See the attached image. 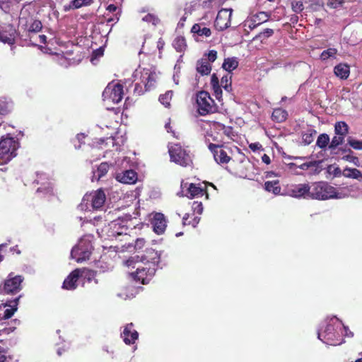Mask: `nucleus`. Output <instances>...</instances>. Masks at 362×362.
<instances>
[{
	"instance_id": "nucleus-38",
	"label": "nucleus",
	"mask_w": 362,
	"mask_h": 362,
	"mask_svg": "<svg viewBox=\"0 0 362 362\" xmlns=\"http://www.w3.org/2000/svg\"><path fill=\"white\" fill-rule=\"evenodd\" d=\"M329 142V136L327 134H321L319 135L316 145L320 148H325Z\"/></svg>"
},
{
	"instance_id": "nucleus-54",
	"label": "nucleus",
	"mask_w": 362,
	"mask_h": 362,
	"mask_svg": "<svg viewBox=\"0 0 362 362\" xmlns=\"http://www.w3.org/2000/svg\"><path fill=\"white\" fill-rule=\"evenodd\" d=\"M217 58V52L215 50H211L208 53V58L206 59L209 63L214 62Z\"/></svg>"
},
{
	"instance_id": "nucleus-42",
	"label": "nucleus",
	"mask_w": 362,
	"mask_h": 362,
	"mask_svg": "<svg viewBox=\"0 0 362 362\" xmlns=\"http://www.w3.org/2000/svg\"><path fill=\"white\" fill-rule=\"evenodd\" d=\"M337 52V50L334 48H329L327 50H324L321 55L320 58L322 60H327L329 57H334Z\"/></svg>"
},
{
	"instance_id": "nucleus-36",
	"label": "nucleus",
	"mask_w": 362,
	"mask_h": 362,
	"mask_svg": "<svg viewBox=\"0 0 362 362\" xmlns=\"http://www.w3.org/2000/svg\"><path fill=\"white\" fill-rule=\"evenodd\" d=\"M173 45L177 52H182L187 46L185 37H177L173 41Z\"/></svg>"
},
{
	"instance_id": "nucleus-27",
	"label": "nucleus",
	"mask_w": 362,
	"mask_h": 362,
	"mask_svg": "<svg viewBox=\"0 0 362 362\" xmlns=\"http://www.w3.org/2000/svg\"><path fill=\"white\" fill-rule=\"evenodd\" d=\"M238 60L236 57H228L224 59L222 67L229 73H231L238 66Z\"/></svg>"
},
{
	"instance_id": "nucleus-15",
	"label": "nucleus",
	"mask_w": 362,
	"mask_h": 362,
	"mask_svg": "<svg viewBox=\"0 0 362 362\" xmlns=\"http://www.w3.org/2000/svg\"><path fill=\"white\" fill-rule=\"evenodd\" d=\"M83 276V270L77 268L73 270L64 279L62 288L65 290H75L78 286V281Z\"/></svg>"
},
{
	"instance_id": "nucleus-48",
	"label": "nucleus",
	"mask_w": 362,
	"mask_h": 362,
	"mask_svg": "<svg viewBox=\"0 0 362 362\" xmlns=\"http://www.w3.org/2000/svg\"><path fill=\"white\" fill-rule=\"evenodd\" d=\"M9 111L8 103L6 100L0 99V114L5 115Z\"/></svg>"
},
{
	"instance_id": "nucleus-19",
	"label": "nucleus",
	"mask_w": 362,
	"mask_h": 362,
	"mask_svg": "<svg viewBox=\"0 0 362 362\" xmlns=\"http://www.w3.org/2000/svg\"><path fill=\"white\" fill-rule=\"evenodd\" d=\"M110 235L117 237L122 235H127V228L124 221V216L119 217L110 223Z\"/></svg>"
},
{
	"instance_id": "nucleus-24",
	"label": "nucleus",
	"mask_w": 362,
	"mask_h": 362,
	"mask_svg": "<svg viewBox=\"0 0 362 362\" xmlns=\"http://www.w3.org/2000/svg\"><path fill=\"white\" fill-rule=\"evenodd\" d=\"M196 69L203 76L208 75L211 71V65L206 59H202L197 61Z\"/></svg>"
},
{
	"instance_id": "nucleus-21",
	"label": "nucleus",
	"mask_w": 362,
	"mask_h": 362,
	"mask_svg": "<svg viewBox=\"0 0 362 362\" xmlns=\"http://www.w3.org/2000/svg\"><path fill=\"white\" fill-rule=\"evenodd\" d=\"M106 199L105 192L102 189L95 191L91 195V205L94 209H100Z\"/></svg>"
},
{
	"instance_id": "nucleus-25",
	"label": "nucleus",
	"mask_w": 362,
	"mask_h": 362,
	"mask_svg": "<svg viewBox=\"0 0 362 362\" xmlns=\"http://www.w3.org/2000/svg\"><path fill=\"white\" fill-rule=\"evenodd\" d=\"M334 74L341 79H346L350 73L349 66L345 64H339L334 69Z\"/></svg>"
},
{
	"instance_id": "nucleus-5",
	"label": "nucleus",
	"mask_w": 362,
	"mask_h": 362,
	"mask_svg": "<svg viewBox=\"0 0 362 362\" xmlns=\"http://www.w3.org/2000/svg\"><path fill=\"white\" fill-rule=\"evenodd\" d=\"M207 185L215 189L213 182H198L197 184L190 182L189 186H187V182H181L182 189H183L185 187L187 188L185 196L190 199H193L196 197H202L206 192Z\"/></svg>"
},
{
	"instance_id": "nucleus-26",
	"label": "nucleus",
	"mask_w": 362,
	"mask_h": 362,
	"mask_svg": "<svg viewBox=\"0 0 362 362\" xmlns=\"http://www.w3.org/2000/svg\"><path fill=\"white\" fill-rule=\"evenodd\" d=\"M191 32L197 34L199 36L205 37H209L211 34V30L201 23L194 24L191 29Z\"/></svg>"
},
{
	"instance_id": "nucleus-30",
	"label": "nucleus",
	"mask_w": 362,
	"mask_h": 362,
	"mask_svg": "<svg viewBox=\"0 0 362 362\" xmlns=\"http://www.w3.org/2000/svg\"><path fill=\"white\" fill-rule=\"evenodd\" d=\"M264 189L267 192H272L275 195H285L283 194V192H281L279 182H264Z\"/></svg>"
},
{
	"instance_id": "nucleus-41",
	"label": "nucleus",
	"mask_w": 362,
	"mask_h": 362,
	"mask_svg": "<svg viewBox=\"0 0 362 362\" xmlns=\"http://www.w3.org/2000/svg\"><path fill=\"white\" fill-rule=\"evenodd\" d=\"M274 34V30L270 28L265 29L263 32L259 33L257 35L254 37V40H261L262 41L271 37Z\"/></svg>"
},
{
	"instance_id": "nucleus-4",
	"label": "nucleus",
	"mask_w": 362,
	"mask_h": 362,
	"mask_svg": "<svg viewBox=\"0 0 362 362\" xmlns=\"http://www.w3.org/2000/svg\"><path fill=\"white\" fill-rule=\"evenodd\" d=\"M214 100L206 91H201L197 96V104L198 112L201 115H206L214 112Z\"/></svg>"
},
{
	"instance_id": "nucleus-47",
	"label": "nucleus",
	"mask_w": 362,
	"mask_h": 362,
	"mask_svg": "<svg viewBox=\"0 0 362 362\" xmlns=\"http://www.w3.org/2000/svg\"><path fill=\"white\" fill-rule=\"evenodd\" d=\"M143 21L148 23H151L156 25L159 23V19L152 14H147L143 18Z\"/></svg>"
},
{
	"instance_id": "nucleus-55",
	"label": "nucleus",
	"mask_w": 362,
	"mask_h": 362,
	"mask_svg": "<svg viewBox=\"0 0 362 362\" xmlns=\"http://www.w3.org/2000/svg\"><path fill=\"white\" fill-rule=\"evenodd\" d=\"M0 8L6 13L8 12L10 9V3L5 1H0Z\"/></svg>"
},
{
	"instance_id": "nucleus-53",
	"label": "nucleus",
	"mask_w": 362,
	"mask_h": 362,
	"mask_svg": "<svg viewBox=\"0 0 362 362\" xmlns=\"http://www.w3.org/2000/svg\"><path fill=\"white\" fill-rule=\"evenodd\" d=\"M146 241L144 238H137L135 241L134 247L136 250H141L144 247Z\"/></svg>"
},
{
	"instance_id": "nucleus-23",
	"label": "nucleus",
	"mask_w": 362,
	"mask_h": 362,
	"mask_svg": "<svg viewBox=\"0 0 362 362\" xmlns=\"http://www.w3.org/2000/svg\"><path fill=\"white\" fill-rule=\"evenodd\" d=\"M116 180L117 181H138L139 177L134 170H127L123 171L122 174H117Z\"/></svg>"
},
{
	"instance_id": "nucleus-20",
	"label": "nucleus",
	"mask_w": 362,
	"mask_h": 362,
	"mask_svg": "<svg viewBox=\"0 0 362 362\" xmlns=\"http://www.w3.org/2000/svg\"><path fill=\"white\" fill-rule=\"evenodd\" d=\"M141 82L144 85L146 90H150L154 86L156 82V74L151 72L149 69H144L141 71Z\"/></svg>"
},
{
	"instance_id": "nucleus-52",
	"label": "nucleus",
	"mask_w": 362,
	"mask_h": 362,
	"mask_svg": "<svg viewBox=\"0 0 362 362\" xmlns=\"http://www.w3.org/2000/svg\"><path fill=\"white\" fill-rule=\"evenodd\" d=\"M0 41L3 42L4 43L13 44L14 40L13 37H8V36L5 35L4 34L0 33Z\"/></svg>"
},
{
	"instance_id": "nucleus-40",
	"label": "nucleus",
	"mask_w": 362,
	"mask_h": 362,
	"mask_svg": "<svg viewBox=\"0 0 362 362\" xmlns=\"http://www.w3.org/2000/svg\"><path fill=\"white\" fill-rule=\"evenodd\" d=\"M173 96L172 91H167L165 94L161 95L159 98L160 102L165 107L170 106V101Z\"/></svg>"
},
{
	"instance_id": "nucleus-6",
	"label": "nucleus",
	"mask_w": 362,
	"mask_h": 362,
	"mask_svg": "<svg viewBox=\"0 0 362 362\" xmlns=\"http://www.w3.org/2000/svg\"><path fill=\"white\" fill-rule=\"evenodd\" d=\"M24 278L21 275L13 276L9 274L4 281L3 291L6 294H16L22 289V283Z\"/></svg>"
},
{
	"instance_id": "nucleus-3",
	"label": "nucleus",
	"mask_w": 362,
	"mask_h": 362,
	"mask_svg": "<svg viewBox=\"0 0 362 362\" xmlns=\"http://www.w3.org/2000/svg\"><path fill=\"white\" fill-rule=\"evenodd\" d=\"M18 142L11 137L4 138L0 141V163H6L16 156Z\"/></svg>"
},
{
	"instance_id": "nucleus-39",
	"label": "nucleus",
	"mask_w": 362,
	"mask_h": 362,
	"mask_svg": "<svg viewBox=\"0 0 362 362\" xmlns=\"http://www.w3.org/2000/svg\"><path fill=\"white\" fill-rule=\"evenodd\" d=\"M344 136L336 134V136H334L332 138V141L329 146V148L330 149L336 148L338 146H339L340 144H341L344 142Z\"/></svg>"
},
{
	"instance_id": "nucleus-31",
	"label": "nucleus",
	"mask_w": 362,
	"mask_h": 362,
	"mask_svg": "<svg viewBox=\"0 0 362 362\" xmlns=\"http://www.w3.org/2000/svg\"><path fill=\"white\" fill-rule=\"evenodd\" d=\"M317 132L313 129H308L305 132L302 133V142L305 145L310 144L316 135Z\"/></svg>"
},
{
	"instance_id": "nucleus-29",
	"label": "nucleus",
	"mask_w": 362,
	"mask_h": 362,
	"mask_svg": "<svg viewBox=\"0 0 362 362\" xmlns=\"http://www.w3.org/2000/svg\"><path fill=\"white\" fill-rule=\"evenodd\" d=\"M288 113L281 108H276L272 112V119L276 122H282L287 118Z\"/></svg>"
},
{
	"instance_id": "nucleus-28",
	"label": "nucleus",
	"mask_w": 362,
	"mask_h": 362,
	"mask_svg": "<svg viewBox=\"0 0 362 362\" xmlns=\"http://www.w3.org/2000/svg\"><path fill=\"white\" fill-rule=\"evenodd\" d=\"M93 0H73L69 6H65V10L77 9L82 6H89Z\"/></svg>"
},
{
	"instance_id": "nucleus-8",
	"label": "nucleus",
	"mask_w": 362,
	"mask_h": 362,
	"mask_svg": "<svg viewBox=\"0 0 362 362\" xmlns=\"http://www.w3.org/2000/svg\"><path fill=\"white\" fill-rule=\"evenodd\" d=\"M104 100H110L114 103H119L123 98V87L119 83H109L103 93Z\"/></svg>"
},
{
	"instance_id": "nucleus-33",
	"label": "nucleus",
	"mask_w": 362,
	"mask_h": 362,
	"mask_svg": "<svg viewBox=\"0 0 362 362\" xmlns=\"http://www.w3.org/2000/svg\"><path fill=\"white\" fill-rule=\"evenodd\" d=\"M334 132L337 135L345 137L349 132V127L347 124L344 122H337L334 126Z\"/></svg>"
},
{
	"instance_id": "nucleus-64",
	"label": "nucleus",
	"mask_w": 362,
	"mask_h": 362,
	"mask_svg": "<svg viewBox=\"0 0 362 362\" xmlns=\"http://www.w3.org/2000/svg\"><path fill=\"white\" fill-rule=\"evenodd\" d=\"M135 262H136L134 261V257H131L127 260L126 264L128 267L132 266L133 267H134V266H133V264Z\"/></svg>"
},
{
	"instance_id": "nucleus-18",
	"label": "nucleus",
	"mask_w": 362,
	"mask_h": 362,
	"mask_svg": "<svg viewBox=\"0 0 362 362\" xmlns=\"http://www.w3.org/2000/svg\"><path fill=\"white\" fill-rule=\"evenodd\" d=\"M121 336L124 342L126 344L130 345L135 343L136 340L139 337V334L137 331L134 329V324L131 322L125 326Z\"/></svg>"
},
{
	"instance_id": "nucleus-11",
	"label": "nucleus",
	"mask_w": 362,
	"mask_h": 362,
	"mask_svg": "<svg viewBox=\"0 0 362 362\" xmlns=\"http://www.w3.org/2000/svg\"><path fill=\"white\" fill-rule=\"evenodd\" d=\"M156 268L150 265L138 266L135 272L132 273L134 278L140 281L143 284H147L150 279L155 274Z\"/></svg>"
},
{
	"instance_id": "nucleus-57",
	"label": "nucleus",
	"mask_w": 362,
	"mask_h": 362,
	"mask_svg": "<svg viewBox=\"0 0 362 362\" xmlns=\"http://www.w3.org/2000/svg\"><path fill=\"white\" fill-rule=\"evenodd\" d=\"M229 83H231V76L226 75L223 76L221 80V86H223V85H228Z\"/></svg>"
},
{
	"instance_id": "nucleus-34",
	"label": "nucleus",
	"mask_w": 362,
	"mask_h": 362,
	"mask_svg": "<svg viewBox=\"0 0 362 362\" xmlns=\"http://www.w3.org/2000/svg\"><path fill=\"white\" fill-rule=\"evenodd\" d=\"M342 175L344 177L352 179H358L362 177L361 173L356 168H345Z\"/></svg>"
},
{
	"instance_id": "nucleus-60",
	"label": "nucleus",
	"mask_w": 362,
	"mask_h": 362,
	"mask_svg": "<svg viewBox=\"0 0 362 362\" xmlns=\"http://www.w3.org/2000/svg\"><path fill=\"white\" fill-rule=\"evenodd\" d=\"M344 158L346 159V160L352 161L354 163H356V161L358 160L357 157L352 156L350 155H347V156H344Z\"/></svg>"
},
{
	"instance_id": "nucleus-37",
	"label": "nucleus",
	"mask_w": 362,
	"mask_h": 362,
	"mask_svg": "<svg viewBox=\"0 0 362 362\" xmlns=\"http://www.w3.org/2000/svg\"><path fill=\"white\" fill-rule=\"evenodd\" d=\"M83 270V276L88 282L94 280L97 284L98 280L95 279L97 272L95 271L88 269L86 268L81 269Z\"/></svg>"
},
{
	"instance_id": "nucleus-50",
	"label": "nucleus",
	"mask_w": 362,
	"mask_h": 362,
	"mask_svg": "<svg viewBox=\"0 0 362 362\" xmlns=\"http://www.w3.org/2000/svg\"><path fill=\"white\" fill-rule=\"evenodd\" d=\"M319 164H320V162H317V161L310 162V163H306L302 164L300 168L303 170H308L310 168H314L316 170L317 168L318 167Z\"/></svg>"
},
{
	"instance_id": "nucleus-61",
	"label": "nucleus",
	"mask_w": 362,
	"mask_h": 362,
	"mask_svg": "<svg viewBox=\"0 0 362 362\" xmlns=\"http://www.w3.org/2000/svg\"><path fill=\"white\" fill-rule=\"evenodd\" d=\"M277 177V175L273 171H267L265 173V178H272Z\"/></svg>"
},
{
	"instance_id": "nucleus-2",
	"label": "nucleus",
	"mask_w": 362,
	"mask_h": 362,
	"mask_svg": "<svg viewBox=\"0 0 362 362\" xmlns=\"http://www.w3.org/2000/svg\"><path fill=\"white\" fill-rule=\"evenodd\" d=\"M171 161L182 167L191 166L192 165V155L187 149L182 148L180 144L171 145L168 148Z\"/></svg>"
},
{
	"instance_id": "nucleus-51",
	"label": "nucleus",
	"mask_w": 362,
	"mask_h": 362,
	"mask_svg": "<svg viewBox=\"0 0 362 362\" xmlns=\"http://www.w3.org/2000/svg\"><path fill=\"white\" fill-rule=\"evenodd\" d=\"M328 173L330 174H333L335 177H338L341 174H342L340 168L338 167H335L334 165H329L328 167Z\"/></svg>"
},
{
	"instance_id": "nucleus-58",
	"label": "nucleus",
	"mask_w": 362,
	"mask_h": 362,
	"mask_svg": "<svg viewBox=\"0 0 362 362\" xmlns=\"http://www.w3.org/2000/svg\"><path fill=\"white\" fill-rule=\"evenodd\" d=\"M214 94L217 99H219L222 95V90L220 86L213 88Z\"/></svg>"
},
{
	"instance_id": "nucleus-59",
	"label": "nucleus",
	"mask_w": 362,
	"mask_h": 362,
	"mask_svg": "<svg viewBox=\"0 0 362 362\" xmlns=\"http://www.w3.org/2000/svg\"><path fill=\"white\" fill-rule=\"evenodd\" d=\"M250 148L253 151H256L262 148V145L259 143H252L249 146Z\"/></svg>"
},
{
	"instance_id": "nucleus-9",
	"label": "nucleus",
	"mask_w": 362,
	"mask_h": 362,
	"mask_svg": "<svg viewBox=\"0 0 362 362\" xmlns=\"http://www.w3.org/2000/svg\"><path fill=\"white\" fill-rule=\"evenodd\" d=\"M338 334L334 331V327L332 325H327L325 329L322 332H318L317 337L324 343L331 345L337 346L340 344V340L337 339Z\"/></svg>"
},
{
	"instance_id": "nucleus-49",
	"label": "nucleus",
	"mask_w": 362,
	"mask_h": 362,
	"mask_svg": "<svg viewBox=\"0 0 362 362\" xmlns=\"http://www.w3.org/2000/svg\"><path fill=\"white\" fill-rule=\"evenodd\" d=\"M343 4L342 0H328L327 5L331 8H337Z\"/></svg>"
},
{
	"instance_id": "nucleus-16",
	"label": "nucleus",
	"mask_w": 362,
	"mask_h": 362,
	"mask_svg": "<svg viewBox=\"0 0 362 362\" xmlns=\"http://www.w3.org/2000/svg\"><path fill=\"white\" fill-rule=\"evenodd\" d=\"M151 224L156 234L161 235L164 233L167 227V221L164 214L159 212L154 213L151 219Z\"/></svg>"
},
{
	"instance_id": "nucleus-62",
	"label": "nucleus",
	"mask_w": 362,
	"mask_h": 362,
	"mask_svg": "<svg viewBox=\"0 0 362 362\" xmlns=\"http://www.w3.org/2000/svg\"><path fill=\"white\" fill-rule=\"evenodd\" d=\"M134 92H137L138 95H141L143 93L141 86L139 83L135 85Z\"/></svg>"
},
{
	"instance_id": "nucleus-32",
	"label": "nucleus",
	"mask_w": 362,
	"mask_h": 362,
	"mask_svg": "<svg viewBox=\"0 0 362 362\" xmlns=\"http://www.w3.org/2000/svg\"><path fill=\"white\" fill-rule=\"evenodd\" d=\"M200 221V217L195 216L194 214L190 215L186 214L182 218V222L184 225H191L192 227H196Z\"/></svg>"
},
{
	"instance_id": "nucleus-43",
	"label": "nucleus",
	"mask_w": 362,
	"mask_h": 362,
	"mask_svg": "<svg viewBox=\"0 0 362 362\" xmlns=\"http://www.w3.org/2000/svg\"><path fill=\"white\" fill-rule=\"evenodd\" d=\"M42 28V23L38 20H35L28 28L29 32L38 33Z\"/></svg>"
},
{
	"instance_id": "nucleus-1",
	"label": "nucleus",
	"mask_w": 362,
	"mask_h": 362,
	"mask_svg": "<svg viewBox=\"0 0 362 362\" xmlns=\"http://www.w3.org/2000/svg\"><path fill=\"white\" fill-rule=\"evenodd\" d=\"M310 197L317 199L341 198L339 193L328 182H310Z\"/></svg>"
},
{
	"instance_id": "nucleus-7",
	"label": "nucleus",
	"mask_w": 362,
	"mask_h": 362,
	"mask_svg": "<svg viewBox=\"0 0 362 362\" xmlns=\"http://www.w3.org/2000/svg\"><path fill=\"white\" fill-rule=\"evenodd\" d=\"M91 253V246L90 244L81 242L73 247L71 251V257L79 263L89 259Z\"/></svg>"
},
{
	"instance_id": "nucleus-22",
	"label": "nucleus",
	"mask_w": 362,
	"mask_h": 362,
	"mask_svg": "<svg viewBox=\"0 0 362 362\" xmlns=\"http://www.w3.org/2000/svg\"><path fill=\"white\" fill-rule=\"evenodd\" d=\"M124 221L127 228V235L129 234L131 230L139 228L141 230L143 224L140 223L136 218H132L131 215H125Z\"/></svg>"
},
{
	"instance_id": "nucleus-63",
	"label": "nucleus",
	"mask_w": 362,
	"mask_h": 362,
	"mask_svg": "<svg viewBox=\"0 0 362 362\" xmlns=\"http://www.w3.org/2000/svg\"><path fill=\"white\" fill-rule=\"evenodd\" d=\"M262 160L266 164H269L271 163L270 158L267 154H264L262 156Z\"/></svg>"
},
{
	"instance_id": "nucleus-45",
	"label": "nucleus",
	"mask_w": 362,
	"mask_h": 362,
	"mask_svg": "<svg viewBox=\"0 0 362 362\" xmlns=\"http://www.w3.org/2000/svg\"><path fill=\"white\" fill-rule=\"evenodd\" d=\"M193 214L201 215L203 212L204 208L203 204L200 202H194L192 204Z\"/></svg>"
},
{
	"instance_id": "nucleus-12",
	"label": "nucleus",
	"mask_w": 362,
	"mask_h": 362,
	"mask_svg": "<svg viewBox=\"0 0 362 362\" xmlns=\"http://www.w3.org/2000/svg\"><path fill=\"white\" fill-rule=\"evenodd\" d=\"M21 297V296L20 295L18 297L15 298L13 300H7L5 303H2L0 305V308L1 306L6 308L4 312L0 314V325H3L4 320L11 318L13 315V314L17 311L18 302Z\"/></svg>"
},
{
	"instance_id": "nucleus-44",
	"label": "nucleus",
	"mask_w": 362,
	"mask_h": 362,
	"mask_svg": "<svg viewBox=\"0 0 362 362\" xmlns=\"http://www.w3.org/2000/svg\"><path fill=\"white\" fill-rule=\"evenodd\" d=\"M348 144L356 150H362V141L356 140L349 137L348 139Z\"/></svg>"
},
{
	"instance_id": "nucleus-46",
	"label": "nucleus",
	"mask_w": 362,
	"mask_h": 362,
	"mask_svg": "<svg viewBox=\"0 0 362 362\" xmlns=\"http://www.w3.org/2000/svg\"><path fill=\"white\" fill-rule=\"evenodd\" d=\"M292 8L294 12L300 13L303 8L304 6L302 1H296L292 3Z\"/></svg>"
},
{
	"instance_id": "nucleus-17",
	"label": "nucleus",
	"mask_w": 362,
	"mask_h": 362,
	"mask_svg": "<svg viewBox=\"0 0 362 362\" xmlns=\"http://www.w3.org/2000/svg\"><path fill=\"white\" fill-rule=\"evenodd\" d=\"M141 261L144 265H150L152 267L156 268L160 262V255L154 249L148 248L141 257Z\"/></svg>"
},
{
	"instance_id": "nucleus-35",
	"label": "nucleus",
	"mask_w": 362,
	"mask_h": 362,
	"mask_svg": "<svg viewBox=\"0 0 362 362\" xmlns=\"http://www.w3.org/2000/svg\"><path fill=\"white\" fill-rule=\"evenodd\" d=\"M109 170V165L107 163H102L97 170L94 172L93 177L99 180L103 176H104Z\"/></svg>"
},
{
	"instance_id": "nucleus-13",
	"label": "nucleus",
	"mask_w": 362,
	"mask_h": 362,
	"mask_svg": "<svg viewBox=\"0 0 362 362\" xmlns=\"http://www.w3.org/2000/svg\"><path fill=\"white\" fill-rule=\"evenodd\" d=\"M310 185L300 184V185H291L289 187L283 190V194L289 195L294 197H300L303 196L310 197Z\"/></svg>"
},
{
	"instance_id": "nucleus-10",
	"label": "nucleus",
	"mask_w": 362,
	"mask_h": 362,
	"mask_svg": "<svg viewBox=\"0 0 362 362\" xmlns=\"http://www.w3.org/2000/svg\"><path fill=\"white\" fill-rule=\"evenodd\" d=\"M232 13L231 8H222L218 11L215 21V27L218 30H224L230 27Z\"/></svg>"
},
{
	"instance_id": "nucleus-14",
	"label": "nucleus",
	"mask_w": 362,
	"mask_h": 362,
	"mask_svg": "<svg viewBox=\"0 0 362 362\" xmlns=\"http://www.w3.org/2000/svg\"><path fill=\"white\" fill-rule=\"evenodd\" d=\"M209 149L211 151L215 160L218 164H227L231 160L230 156L228 155L222 146L209 144Z\"/></svg>"
},
{
	"instance_id": "nucleus-56",
	"label": "nucleus",
	"mask_w": 362,
	"mask_h": 362,
	"mask_svg": "<svg viewBox=\"0 0 362 362\" xmlns=\"http://www.w3.org/2000/svg\"><path fill=\"white\" fill-rule=\"evenodd\" d=\"M211 85L212 86V88H215V87L220 86H219L218 78L216 76V75L215 74H214L211 76Z\"/></svg>"
}]
</instances>
